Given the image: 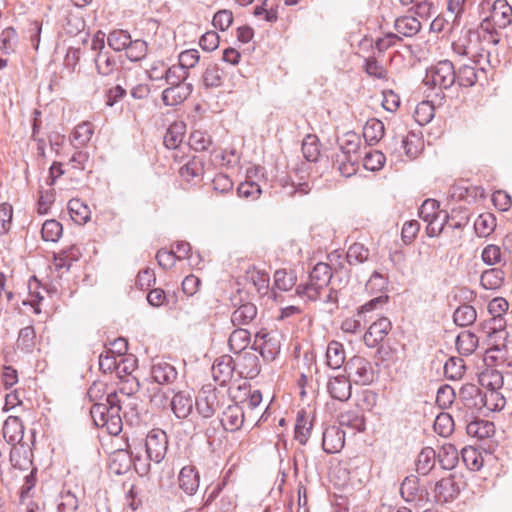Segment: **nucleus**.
Wrapping results in <instances>:
<instances>
[{
    "mask_svg": "<svg viewBox=\"0 0 512 512\" xmlns=\"http://www.w3.org/2000/svg\"><path fill=\"white\" fill-rule=\"evenodd\" d=\"M302 153L309 162H316L320 156V142L316 135L308 134L302 142Z\"/></svg>",
    "mask_w": 512,
    "mask_h": 512,
    "instance_id": "obj_42",
    "label": "nucleus"
},
{
    "mask_svg": "<svg viewBox=\"0 0 512 512\" xmlns=\"http://www.w3.org/2000/svg\"><path fill=\"white\" fill-rule=\"evenodd\" d=\"M496 227V219L490 213L480 214L474 223V228L478 236L486 237L490 235Z\"/></svg>",
    "mask_w": 512,
    "mask_h": 512,
    "instance_id": "obj_46",
    "label": "nucleus"
},
{
    "mask_svg": "<svg viewBox=\"0 0 512 512\" xmlns=\"http://www.w3.org/2000/svg\"><path fill=\"white\" fill-rule=\"evenodd\" d=\"M511 22L512 7L506 0H495L490 17L482 22L481 27L488 30L489 25L492 23L494 27L503 29L510 25Z\"/></svg>",
    "mask_w": 512,
    "mask_h": 512,
    "instance_id": "obj_10",
    "label": "nucleus"
},
{
    "mask_svg": "<svg viewBox=\"0 0 512 512\" xmlns=\"http://www.w3.org/2000/svg\"><path fill=\"white\" fill-rule=\"evenodd\" d=\"M360 157H350L345 155H336L334 166L344 177H351L356 174L359 167Z\"/></svg>",
    "mask_w": 512,
    "mask_h": 512,
    "instance_id": "obj_35",
    "label": "nucleus"
},
{
    "mask_svg": "<svg viewBox=\"0 0 512 512\" xmlns=\"http://www.w3.org/2000/svg\"><path fill=\"white\" fill-rule=\"evenodd\" d=\"M258 350L266 361H273L280 352V341L275 333L261 330L257 332L252 347Z\"/></svg>",
    "mask_w": 512,
    "mask_h": 512,
    "instance_id": "obj_9",
    "label": "nucleus"
},
{
    "mask_svg": "<svg viewBox=\"0 0 512 512\" xmlns=\"http://www.w3.org/2000/svg\"><path fill=\"white\" fill-rule=\"evenodd\" d=\"M57 501L58 512H75L79 505L77 496L70 490H63Z\"/></svg>",
    "mask_w": 512,
    "mask_h": 512,
    "instance_id": "obj_52",
    "label": "nucleus"
},
{
    "mask_svg": "<svg viewBox=\"0 0 512 512\" xmlns=\"http://www.w3.org/2000/svg\"><path fill=\"white\" fill-rule=\"evenodd\" d=\"M454 429V420L448 413H440L434 421V430L443 437L449 436Z\"/></svg>",
    "mask_w": 512,
    "mask_h": 512,
    "instance_id": "obj_57",
    "label": "nucleus"
},
{
    "mask_svg": "<svg viewBox=\"0 0 512 512\" xmlns=\"http://www.w3.org/2000/svg\"><path fill=\"white\" fill-rule=\"evenodd\" d=\"M68 210L73 221L84 224L90 219V209L79 199H71L68 202Z\"/></svg>",
    "mask_w": 512,
    "mask_h": 512,
    "instance_id": "obj_41",
    "label": "nucleus"
},
{
    "mask_svg": "<svg viewBox=\"0 0 512 512\" xmlns=\"http://www.w3.org/2000/svg\"><path fill=\"white\" fill-rule=\"evenodd\" d=\"M392 329L391 321L386 317H381L373 322L364 334V343L374 348L381 343Z\"/></svg>",
    "mask_w": 512,
    "mask_h": 512,
    "instance_id": "obj_13",
    "label": "nucleus"
},
{
    "mask_svg": "<svg viewBox=\"0 0 512 512\" xmlns=\"http://www.w3.org/2000/svg\"><path fill=\"white\" fill-rule=\"evenodd\" d=\"M399 148H403L405 154L410 159L415 158L418 154L417 146L413 145V142L408 137L396 136L392 139L391 143L388 146V149H391L393 152L398 151Z\"/></svg>",
    "mask_w": 512,
    "mask_h": 512,
    "instance_id": "obj_53",
    "label": "nucleus"
},
{
    "mask_svg": "<svg viewBox=\"0 0 512 512\" xmlns=\"http://www.w3.org/2000/svg\"><path fill=\"white\" fill-rule=\"evenodd\" d=\"M178 483L184 493L194 495L200 483V476L196 468L193 466H184L178 475Z\"/></svg>",
    "mask_w": 512,
    "mask_h": 512,
    "instance_id": "obj_20",
    "label": "nucleus"
},
{
    "mask_svg": "<svg viewBox=\"0 0 512 512\" xmlns=\"http://www.w3.org/2000/svg\"><path fill=\"white\" fill-rule=\"evenodd\" d=\"M124 402L117 392L108 393L105 403H95L90 409L94 424L111 435H118L123 426L120 413Z\"/></svg>",
    "mask_w": 512,
    "mask_h": 512,
    "instance_id": "obj_1",
    "label": "nucleus"
},
{
    "mask_svg": "<svg viewBox=\"0 0 512 512\" xmlns=\"http://www.w3.org/2000/svg\"><path fill=\"white\" fill-rule=\"evenodd\" d=\"M177 370L167 362H157L152 365L151 377L155 383L171 384L177 379Z\"/></svg>",
    "mask_w": 512,
    "mask_h": 512,
    "instance_id": "obj_21",
    "label": "nucleus"
},
{
    "mask_svg": "<svg viewBox=\"0 0 512 512\" xmlns=\"http://www.w3.org/2000/svg\"><path fill=\"white\" fill-rule=\"evenodd\" d=\"M296 275L293 271L279 269L274 274V285L282 291L290 290L296 284Z\"/></svg>",
    "mask_w": 512,
    "mask_h": 512,
    "instance_id": "obj_54",
    "label": "nucleus"
},
{
    "mask_svg": "<svg viewBox=\"0 0 512 512\" xmlns=\"http://www.w3.org/2000/svg\"><path fill=\"white\" fill-rule=\"evenodd\" d=\"M449 219V214L447 212H443V214L426 220L425 222L428 223L426 227L427 235L429 237L438 236L443 231L446 223L449 222Z\"/></svg>",
    "mask_w": 512,
    "mask_h": 512,
    "instance_id": "obj_60",
    "label": "nucleus"
},
{
    "mask_svg": "<svg viewBox=\"0 0 512 512\" xmlns=\"http://www.w3.org/2000/svg\"><path fill=\"white\" fill-rule=\"evenodd\" d=\"M257 316V307L250 302L244 303L236 308L231 315V322L234 326H243L251 323Z\"/></svg>",
    "mask_w": 512,
    "mask_h": 512,
    "instance_id": "obj_22",
    "label": "nucleus"
},
{
    "mask_svg": "<svg viewBox=\"0 0 512 512\" xmlns=\"http://www.w3.org/2000/svg\"><path fill=\"white\" fill-rule=\"evenodd\" d=\"M244 419L243 408L238 404H231L223 411L220 422L224 430L235 432L241 429Z\"/></svg>",
    "mask_w": 512,
    "mask_h": 512,
    "instance_id": "obj_16",
    "label": "nucleus"
},
{
    "mask_svg": "<svg viewBox=\"0 0 512 512\" xmlns=\"http://www.w3.org/2000/svg\"><path fill=\"white\" fill-rule=\"evenodd\" d=\"M460 492V487L454 476L450 475L437 481L432 487V495L428 503H447L454 500Z\"/></svg>",
    "mask_w": 512,
    "mask_h": 512,
    "instance_id": "obj_8",
    "label": "nucleus"
},
{
    "mask_svg": "<svg viewBox=\"0 0 512 512\" xmlns=\"http://www.w3.org/2000/svg\"><path fill=\"white\" fill-rule=\"evenodd\" d=\"M340 153L336 155H345L350 157H360L359 153L361 140L354 132H347L339 142Z\"/></svg>",
    "mask_w": 512,
    "mask_h": 512,
    "instance_id": "obj_29",
    "label": "nucleus"
},
{
    "mask_svg": "<svg viewBox=\"0 0 512 512\" xmlns=\"http://www.w3.org/2000/svg\"><path fill=\"white\" fill-rule=\"evenodd\" d=\"M504 282V272L497 268L485 270L480 278L481 286L486 290H496Z\"/></svg>",
    "mask_w": 512,
    "mask_h": 512,
    "instance_id": "obj_37",
    "label": "nucleus"
},
{
    "mask_svg": "<svg viewBox=\"0 0 512 512\" xmlns=\"http://www.w3.org/2000/svg\"><path fill=\"white\" fill-rule=\"evenodd\" d=\"M437 455L431 447H425L417 457L416 470L422 475H427L435 466Z\"/></svg>",
    "mask_w": 512,
    "mask_h": 512,
    "instance_id": "obj_36",
    "label": "nucleus"
},
{
    "mask_svg": "<svg viewBox=\"0 0 512 512\" xmlns=\"http://www.w3.org/2000/svg\"><path fill=\"white\" fill-rule=\"evenodd\" d=\"M192 84L169 86L162 92V101L166 106H176L184 102L192 93Z\"/></svg>",
    "mask_w": 512,
    "mask_h": 512,
    "instance_id": "obj_18",
    "label": "nucleus"
},
{
    "mask_svg": "<svg viewBox=\"0 0 512 512\" xmlns=\"http://www.w3.org/2000/svg\"><path fill=\"white\" fill-rule=\"evenodd\" d=\"M479 72L475 66L464 64L456 71V83L461 87H472L476 84Z\"/></svg>",
    "mask_w": 512,
    "mask_h": 512,
    "instance_id": "obj_43",
    "label": "nucleus"
},
{
    "mask_svg": "<svg viewBox=\"0 0 512 512\" xmlns=\"http://www.w3.org/2000/svg\"><path fill=\"white\" fill-rule=\"evenodd\" d=\"M340 426L353 429L355 432H362L365 430V419L361 411L348 410L342 412L339 417Z\"/></svg>",
    "mask_w": 512,
    "mask_h": 512,
    "instance_id": "obj_28",
    "label": "nucleus"
},
{
    "mask_svg": "<svg viewBox=\"0 0 512 512\" xmlns=\"http://www.w3.org/2000/svg\"><path fill=\"white\" fill-rule=\"evenodd\" d=\"M369 255V249L362 243H354L348 248L346 258L350 265H358L367 261Z\"/></svg>",
    "mask_w": 512,
    "mask_h": 512,
    "instance_id": "obj_47",
    "label": "nucleus"
},
{
    "mask_svg": "<svg viewBox=\"0 0 512 512\" xmlns=\"http://www.w3.org/2000/svg\"><path fill=\"white\" fill-rule=\"evenodd\" d=\"M0 50L4 54H10L15 51L18 43V35L13 27L5 28L0 35Z\"/></svg>",
    "mask_w": 512,
    "mask_h": 512,
    "instance_id": "obj_55",
    "label": "nucleus"
},
{
    "mask_svg": "<svg viewBox=\"0 0 512 512\" xmlns=\"http://www.w3.org/2000/svg\"><path fill=\"white\" fill-rule=\"evenodd\" d=\"M189 144L196 151H206L212 145V138L205 131L195 130L190 134Z\"/></svg>",
    "mask_w": 512,
    "mask_h": 512,
    "instance_id": "obj_56",
    "label": "nucleus"
},
{
    "mask_svg": "<svg viewBox=\"0 0 512 512\" xmlns=\"http://www.w3.org/2000/svg\"><path fill=\"white\" fill-rule=\"evenodd\" d=\"M63 232L62 224L55 220H46L41 229V235L44 241L56 242L59 240Z\"/></svg>",
    "mask_w": 512,
    "mask_h": 512,
    "instance_id": "obj_49",
    "label": "nucleus"
},
{
    "mask_svg": "<svg viewBox=\"0 0 512 512\" xmlns=\"http://www.w3.org/2000/svg\"><path fill=\"white\" fill-rule=\"evenodd\" d=\"M94 61L98 73L103 76L112 74L117 66L115 58L108 51L98 52Z\"/></svg>",
    "mask_w": 512,
    "mask_h": 512,
    "instance_id": "obj_44",
    "label": "nucleus"
},
{
    "mask_svg": "<svg viewBox=\"0 0 512 512\" xmlns=\"http://www.w3.org/2000/svg\"><path fill=\"white\" fill-rule=\"evenodd\" d=\"M345 350L342 343L331 341L326 349V364L331 369H340L345 363Z\"/></svg>",
    "mask_w": 512,
    "mask_h": 512,
    "instance_id": "obj_23",
    "label": "nucleus"
},
{
    "mask_svg": "<svg viewBox=\"0 0 512 512\" xmlns=\"http://www.w3.org/2000/svg\"><path fill=\"white\" fill-rule=\"evenodd\" d=\"M479 383L488 390H499L503 386V375L496 369L487 368L479 374Z\"/></svg>",
    "mask_w": 512,
    "mask_h": 512,
    "instance_id": "obj_39",
    "label": "nucleus"
},
{
    "mask_svg": "<svg viewBox=\"0 0 512 512\" xmlns=\"http://www.w3.org/2000/svg\"><path fill=\"white\" fill-rule=\"evenodd\" d=\"M221 398L218 390L212 385H205L199 391L195 405L197 412L203 418H211L221 406Z\"/></svg>",
    "mask_w": 512,
    "mask_h": 512,
    "instance_id": "obj_5",
    "label": "nucleus"
},
{
    "mask_svg": "<svg viewBox=\"0 0 512 512\" xmlns=\"http://www.w3.org/2000/svg\"><path fill=\"white\" fill-rule=\"evenodd\" d=\"M332 269L329 264L317 263L309 274V282L299 284L296 287V294L309 301H316L320 298L321 291L330 283Z\"/></svg>",
    "mask_w": 512,
    "mask_h": 512,
    "instance_id": "obj_2",
    "label": "nucleus"
},
{
    "mask_svg": "<svg viewBox=\"0 0 512 512\" xmlns=\"http://www.w3.org/2000/svg\"><path fill=\"white\" fill-rule=\"evenodd\" d=\"M466 425V431L469 436L477 439H486L495 432V426L488 420L479 419L477 414H464L460 418Z\"/></svg>",
    "mask_w": 512,
    "mask_h": 512,
    "instance_id": "obj_11",
    "label": "nucleus"
},
{
    "mask_svg": "<svg viewBox=\"0 0 512 512\" xmlns=\"http://www.w3.org/2000/svg\"><path fill=\"white\" fill-rule=\"evenodd\" d=\"M385 128L382 121L371 118L363 127V137L370 146L377 144L384 136Z\"/></svg>",
    "mask_w": 512,
    "mask_h": 512,
    "instance_id": "obj_24",
    "label": "nucleus"
},
{
    "mask_svg": "<svg viewBox=\"0 0 512 512\" xmlns=\"http://www.w3.org/2000/svg\"><path fill=\"white\" fill-rule=\"evenodd\" d=\"M345 370L356 384L369 385L374 380L372 364L362 356L350 358L345 364Z\"/></svg>",
    "mask_w": 512,
    "mask_h": 512,
    "instance_id": "obj_7",
    "label": "nucleus"
},
{
    "mask_svg": "<svg viewBox=\"0 0 512 512\" xmlns=\"http://www.w3.org/2000/svg\"><path fill=\"white\" fill-rule=\"evenodd\" d=\"M185 134V124L183 122H175L167 129L163 143L168 149H176L183 141Z\"/></svg>",
    "mask_w": 512,
    "mask_h": 512,
    "instance_id": "obj_33",
    "label": "nucleus"
},
{
    "mask_svg": "<svg viewBox=\"0 0 512 512\" xmlns=\"http://www.w3.org/2000/svg\"><path fill=\"white\" fill-rule=\"evenodd\" d=\"M345 444V432L339 426H329L323 431L322 448L328 454L342 450Z\"/></svg>",
    "mask_w": 512,
    "mask_h": 512,
    "instance_id": "obj_14",
    "label": "nucleus"
},
{
    "mask_svg": "<svg viewBox=\"0 0 512 512\" xmlns=\"http://www.w3.org/2000/svg\"><path fill=\"white\" fill-rule=\"evenodd\" d=\"M385 160L386 157L381 151H369L365 153L363 158V166L366 170L377 171L384 166Z\"/></svg>",
    "mask_w": 512,
    "mask_h": 512,
    "instance_id": "obj_58",
    "label": "nucleus"
},
{
    "mask_svg": "<svg viewBox=\"0 0 512 512\" xmlns=\"http://www.w3.org/2000/svg\"><path fill=\"white\" fill-rule=\"evenodd\" d=\"M147 457L155 463H160L168 450V436L159 428L150 430L145 439Z\"/></svg>",
    "mask_w": 512,
    "mask_h": 512,
    "instance_id": "obj_6",
    "label": "nucleus"
},
{
    "mask_svg": "<svg viewBox=\"0 0 512 512\" xmlns=\"http://www.w3.org/2000/svg\"><path fill=\"white\" fill-rule=\"evenodd\" d=\"M477 312L471 305H460L453 314V320L457 326L466 327L475 322Z\"/></svg>",
    "mask_w": 512,
    "mask_h": 512,
    "instance_id": "obj_40",
    "label": "nucleus"
},
{
    "mask_svg": "<svg viewBox=\"0 0 512 512\" xmlns=\"http://www.w3.org/2000/svg\"><path fill=\"white\" fill-rule=\"evenodd\" d=\"M147 43L143 40H131V44L126 49V55L131 61H139L146 56Z\"/></svg>",
    "mask_w": 512,
    "mask_h": 512,
    "instance_id": "obj_64",
    "label": "nucleus"
},
{
    "mask_svg": "<svg viewBox=\"0 0 512 512\" xmlns=\"http://www.w3.org/2000/svg\"><path fill=\"white\" fill-rule=\"evenodd\" d=\"M24 436V426L17 416H9L3 424V437L12 447L21 443Z\"/></svg>",
    "mask_w": 512,
    "mask_h": 512,
    "instance_id": "obj_17",
    "label": "nucleus"
},
{
    "mask_svg": "<svg viewBox=\"0 0 512 512\" xmlns=\"http://www.w3.org/2000/svg\"><path fill=\"white\" fill-rule=\"evenodd\" d=\"M394 27L399 34L413 37L420 31L421 22L414 16H402L396 19Z\"/></svg>",
    "mask_w": 512,
    "mask_h": 512,
    "instance_id": "obj_32",
    "label": "nucleus"
},
{
    "mask_svg": "<svg viewBox=\"0 0 512 512\" xmlns=\"http://www.w3.org/2000/svg\"><path fill=\"white\" fill-rule=\"evenodd\" d=\"M188 77V71L178 65H173L166 69L165 82L169 86L186 84L185 80Z\"/></svg>",
    "mask_w": 512,
    "mask_h": 512,
    "instance_id": "obj_59",
    "label": "nucleus"
},
{
    "mask_svg": "<svg viewBox=\"0 0 512 512\" xmlns=\"http://www.w3.org/2000/svg\"><path fill=\"white\" fill-rule=\"evenodd\" d=\"M239 374L245 378L253 379L260 372L258 357L251 352H244L240 357Z\"/></svg>",
    "mask_w": 512,
    "mask_h": 512,
    "instance_id": "obj_27",
    "label": "nucleus"
},
{
    "mask_svg": "<svg viewBox=\"0 0 512 512\" xmlns=\"http://www.w3.org/2000/svg\"><path fill=\"white\" fill-rule=\"evenodd\" d=\"M481 396L484 400L486 398L483 411L492 412L501 410L505 405V399L498 390H488L487 392L481 390Z\"/></svg>",
    "mask_w": 512,
    "mask_h": 512,
    "instance_id": "obj_51",
    "label": "nucleus"
},
{
    "mask_svg": "<svg viewBox=\"0 0 512 512\" xmlns=\"http://www.w3.org/2000/svg\"><path fill=\"white\" fill-rule=\"evenodd\" d=\"M108 45L115 51L126 50L131 44V36L127 31L115 30L108 35Z\"/></svg>",
    "mask_w": 512,
    "mask_h": 512,
    "instance_id": "obj_50",
    "label": "nucleus"
},
{
    "mask_svg": "<svg viewBox=\"0 0 512 512\" xmlns=\"http://www.w3.org/2000/svg\"><path fill=\"white\" fill-rule=\"evenodd\" d=\"M423 83L431 88L448 89L456 83V70L449 60L439 61L430 67L423 79Z\"/></svg>",
    "mask_w": 512,
    "mask_h": 512,
    "instance_id": "obj_3",
    "label": "nucleus"
},
{
    "mask_svg": "<svg viewBox=\"0 0 512 512\" xmlns=\"http://www.w3.org/2000/svg\"><path fill=\"white\" fill-rule=\"evenodd\" d=\"M22 447H12L10 450V462L11 465L19 470H27L31 466L32 462L27 455L22 453Z\"/></svg>",
    "mask_w": 512,
    "mask_h": 512,
    "instance_id": "obj_63",
    "label": "nucleus"
},
{
    "mask_svg": "<svg viewBox=\"0 0 512 512\" xmlns=\"http://www.w3.org/2000/svg\"><path fill=\"white\" fill-rule=\"evenodd\" d=\"M327 390L333 399L344 402L351 397L352 387L348 378L336 376L329 379Z\"/></svg>",
    "mask_w": 512,
    "mask_h": 512,
    "instance_id": "obj_19",
    "label": "nucleus"
},
{
    "mask_svg": "<svg viewBox=\"0 0 512 512\" xmlns=\"http://www.w3.org/2000/svg\"><path fill=\"white\" fill-rule=\"evenodd\" d=\"M436 455L441 467L445 470L453 469L459 461L458 450L451 443L442 445Z\"/></svg>",
    "mask_w": 512,
    "mask_h": 512,
    "instance_id": "obj_31",
    "label": "nucleus"
},
{
    "mask_svg": "<svg viewBox=\"0 0 512 512\" xmlns=\"http://www.w3.org/2000/svg\"><path fill=\"white\" fill-rule=\"evenodd\" d=\"M465 373L464 360L459 357L449 358L444 365V374L450 380L461 379Z\"/></svg>",
    "mask_w": 512,
    "mask_h": 512,
    "instance_id": "obj_48",
    "label": "nucleus"
},
{
    "mask_svg": "<svg viewBox=\"0 0 512 512\" xmlns=\"http://www.w3.org/2000/svg\"><path fill=\"white\" fill-rule=\"evenodd\" d=\"M250 344V332L243 328L235 329L228 339L230 350L235 354H240Z\"/></svg>",
    "mask_w": 512,
    "mask_h": 512,
    "instance_id": "obj_34",
    "label": "nucleus"
},
{
    "mask_svg": "<svg viewBox=\"0 0 512 512\" xmlns=\"http://www.w3.org/2000/svg\"><path fill=\"white\" fill-rule=\"evenodd\" d=\"M459 401L462 406L458 407V418L464 414H481L485 406L486 399L481 396V389L472 383L463 385L459 391Z\"/></svg>",
    "mask_w": 512,
    "mask_h": 512,
    "instance_id": "obj_4",
    "label": "nucleus"
},
{
    "mask_svg": "<svg viewBox=\"0 0 512 512\" xmlns=\"http://www.w3.org/2000/svg\"><path fill=\"white\" fill-rule=\"evenodd\" d=\"M238 195L246 199H257L262 191L260 185L253 180H246L242 182L237 188Z\"/></svg>",
    "mask_w": 512,
    "mask_h": 512,
    "instance_id": "obj_62",
    "label": "nucleus"
},
{
    "mask_svg": "<svg viewBox=\"0 0 512 512\" xmlns=\"http://www.w3.org/2000/svg\"><path fill=\"white\" fill-rule=\"evenodd\" d=\"M235 371L234 360L229 355L217 358L212 366L213 379L220 385H226L233 377Z\"/></svg>",
    "mask_w": 512,
    "mask_h": 512,
    "instance_id": "obj_15",
    "label": "nucleus"
},
{
    "mask_svg": "<svg viewBox=\"0 0 512 512\" xmlns=\"http://www.w3.org/2000/svg\"><path fill=\"white\" fill-rule=\"evenodd\" d=\"M35 330L32 325L26 326L19 331L17 348L25 353H30L35 347Z\"/></svg>",
    "mask_w": 512,
    "mask_h": 512,
    "instance_id": "obj_45",
    "label": "nucleus"
},
{
    "mask_svg": "<svg viewBox=\"0 0 512 512\" xmlns=\"http://www.w3.org/2000/svg\"><path fill=\"white\" fill-rule=\"evenodd\" d=\"M205 89L218 88L223 83V71L216 63H209L201 77Z\"/></svg>",
    "mask_w": 512,
    "mask_h": 512,
    "instance_id": "obj_30",
    "label": "nucleus"
},
{
    "mask_svg": "<svg viewBox=\"0 0 512 512\" xmlns=\"http://www.w3.org/2000/svg\"><path fill=\"white\" fill-rule=\"evenodd\" d=\"M478 346V337L470 331L461 332L456 338V347L461 355H471Z\"/></svg>",
    "mask_w": 512,
    "mask_h": 512,
    "instance_id": "obj_38",
    "label": "nucleus"
},
{
    "mask_svg": "<svg viewBox=\"0 0 512 512\" xmlns=\"http://www.w3.org/2000/svg\"><path fill=\"white\" fill-rule=\"evenodd\" d=\"M170 405L175 416L179 419H184L192 411L193 400L190 395L179 392L173 396Z\"/></svg>",
    "mask_w": 512,
    "mask_h": 512,
    "instance_id": "obj_25",
    "label": "nucleus"
},
{
    "mask_svg": "<svg viewBox=\"0 0 512 512\" xmlns=\"http://www.w3.org/2000/svg\"><path fill=\"white\" fill-rule=\"evenodd\" d=\"M506 321L503 316H492L489 321L482 324V330L487 334L493 343H497L500 339H504V329ZM497 346V344H495Z\"/></svg>",
    "mask_w": 512,
    "mask_h": 512,
    "instance_id": "obj_26",
    "label": "nucleus"
},
{
    "mask_svg": "<svg viewBox=\"0 0 512 512\" xmlns=\"http://www.w3.org/2000/svg\"><path fill=\"white\" fill-rule=\"evenodd\" d=\"M94 133L92 124L89 122H83L76 126L73 132V140L77 146L86 145Z\"/></svg>",
    "mask_w": 512,
    "mask_h": 512,
    "instance_id": "obj_61",
    "label": "nucleus"
},
{
    "mask_svg": "<svg viewBox=\"0 0 512 512\" xmlns=\"http://www.w3.org/2000/svg\"><path fill=\"white\" fill-rule=\"evenodd\" d=\"M400 493L406 502L417 501L421 504H427L430 501V493L420 488L419 479L414 475H410L403 480Z\"/></svg>",
    "mask_w": 512,
    "mask_h": 512,
    "instance_id": "obj_12",
    "label": "nucleus"
}]
</instances>
